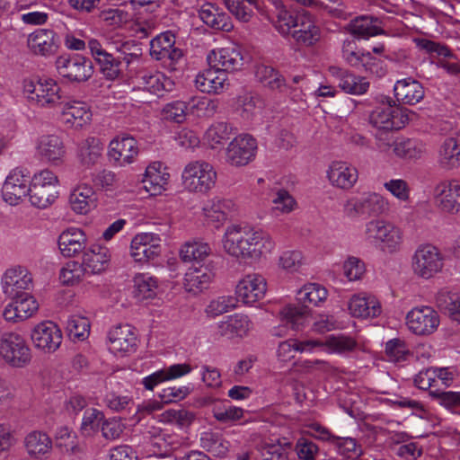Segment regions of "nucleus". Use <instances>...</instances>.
I'll list each match as a JSON object with an SVG mask.
<instances>
[{
	"instance_id": "f257e3e1",
	"label": "nucleus",
	"mask_w": 460,
	"mask_h": 460,
	"mask_svg": "<svg viewBox=\"0 0 460 460\" xmlns=\"http://www.w3.org/2000/svg\"><path fill=\"white\" fill-rule=\"evenodd\" d=\"M220 245L226 256L248 265L266 261L276 249V243L269 233L242 223H232L225 228Z\"/></svg>"
},
{
	"instance_id": "f03ea898",
	"label": "nucleus",
	"mask_w": 460,
	"mask_h": 460,
	"mask_svg": "<svg viewBox=\"0 0 460 460\" xmlns=\"http://www.w3.org/2000/svg\"><path fill=\"white\" fill-rule=\"evenodd\" d=\"M365 241L387 254L398 252L404 242L403 230L385 218H372L365 225Z\"/></svg>"
},
{
	"instance_id": "7ed1b4c3",
	"label": "nucleus",
	"mask_w": 460,
	"mask_h": 460,
	"mask_svg": "<svg viewBox=\"0 0 460 460\" xmlns=\"http://www.w3.org/2000/svg\"><path fill=\"white\" fill-rule=\"evenodd\" d=\"M446 266V256L441 249L430 242L418 244L411 257L413 275L422 280H430L440 275Z\"/></svg>"
},
{
	"instance_id": "20e7f679",
	"label": "nucleus",
	"mask_w": 460,
	"mask_h": 460,
	"mask_svg": "<svg viewBox=\"0 0 460 460\" xmlns=\"http://www.w3.org/2000/svg\"><path fill=\"white\" fill-rule=\"evenodd\" d=\"M217 172L205 160L188 162L181 172V183L184 190L191 194L206 195L216 186Z\"/></svg>"
},
{
	"instance_id": "39448f33",
	"label": "nucleus",
	"mask_w": 460,
	"mask_h": 460,
	"mask_svg": "<svg viewBox=\"0 0 460 460\" xmlns=\"http://www.w3.org/2000/svg\"><path fill=\"white\" fill-rule=\"evenodd\" d=\"M60 180L49 168H42L33 172L30 178V203L38 208H47L59 198Z\"/></svg>"
},
{
	"instance_id": "423d86ee",
	"label": "nucleus",
	"mask_w": 460,
	"mask_h": 460,
	"mask_svg": "<svg viewBox=\"0 0 460 460\" xmlns=\"http://www.w3.org/2000/svg\"><path fill=\"white\" fill-rule=\"evenodd\" d=\"M376 145L379 153L384 155H393L406 162H416L424 157L427 153V145L424 141L403 136H379Z\"/></svg>"
},
{
	"instance_id": "0eeeda50",
	"label": "nucleus",
	"mask_w": 460,
	"mask_h": 460,
	"mask_svg": "<svg viewBox=\"0 0 460 460\" xmlns=\"http://www.w3.org/2000/svg\"><path fill=\"white\" fill-rule=\"evenodd\" d=\"M22 90L28 102L40 108H55L63 99L61 86L50 77H40L37 81L24 79Z\"/></svg>"
},
{
	"instance_id": "6e6552de",
	"label": "nucleus",
	"mask_w": 460,
	"mask_h": 460,
	"mask_svg": "<svg viewBox=\"0 0 460 460\" xmlns=\"http://www.w3.org/2000/svg\"><path fill=\"white\" fill-rule=\"evenodd\" d=\"M0 358L13 368H25L32 361V351L21 333L7 331L0 334Z\"/></svg>"
},
{
	"instance_id": "1a4fd4ad",
	"label": "nucleus",
	"mask_w": 460,
	"mask_h": 460,
	"mask_svg": "<svg viewBox=\"0 0 460 460\" xmlns=\"http://www.w3.org/2000/svg\"><path fill=\"white\" fill-rule=\"evenodd\" d=\"M258 142L250 134L235 136L224 151L225 162L234 168H242L252 163L257 155Z\"/></svg>"
},
{
	"instance_id": "9d476101",
	"label": "nucleus",
	"mask_w": 460,
	"mask_h": 460,
	"mask_svg": "<svg viewBox=\"0 0 460 460\" xmlns=\"http://www.w3.org/2000/svg\"><path fill=\"white\" fill-rule=\"evenodd\" d=\"M140 155V144L133 136L123 133L114 137L107 147V158L116 167L135 164Z\"/></svg>"
},
{
	"instance_id": "9b49d317",
	"label": "nucleus",
	"mask_w": 460,
	"mask_h": 460,
	"mask_svg": "<svg viewBox=\"0 0 460 460\" xmlns=\"http://www.w3.org/2000/svg\"><path fill=\"white\" fill-rule=\"evenodd\" d=\"M238 213V205L231 199L214 197L201 207V217L204 226L220 230Z\"/></svg>"
},
{
	"instance_id": "f8f14e48",
	"label": "nucleus",
	"mask_w": 460,
	"mask_h": 460,
	"mask_svg": "<svg viewBox=\"0 0 460 460\" xmlns=\"http://www.w3.org/2000/svg\"><path fill=\"white\" fill-rule=\"evenodd\" d=\"M137 343V329L130 324L114 325L107 332V349L117 358H125L136 352Z\"/></svg>"
},
{
	"instance_id": "ddd939ff",
	"label": "nucleus",
	"mask_w": 460,
	"mask_h": 460,
	"mask_svg": "<svg viewBox=\"0 0 460 460\" xmlns=\"http://www.w3.org/2000/svg\"><path fill=\"white\" fill-rule=\"evenodd\" d=\"M413 113L390 102H382L370 114L371 124L385 130H399L410 121Z\"/></svg>"
},
{
	"instance_id": "4468645a",
	"label": "nucleus",
	"mask_w": 460,
	"mask_h": 460,
	"mask_svg": "<svg viewBox=\"0 0 460 460\" xmlns=\"http://www.w3.org/2000/svg\"><path fill=\"white\" fill-rule=\"evenodd\" d=\"M268 284L264 276L256 272L244 274L237 281L234 288V297L237 302L246 306H253L262 300L267 293Z\"/></svg>"
},
{
	"instance_id": "2eb2a0df",
	"label": "nucleus",
	"mask_w": 460,
	"mask_h": 460,
	"mask_svg": "<svg viewBox=\"0 0 460 460\" xmlns=\"http://www.w3.org/2000/svg\"><path fill=\"white\" fill-rule=\"evenodd\" d=\"M11 300L4 306L1 316L9 324H19L34 317L40 305L31 294L8 296Z\"/></svg>"
},
{
	"instance_id": "dca6fc26",
	"label": "nucleus",
	"mask_w": 460,
	"mask_h": 460,
	"mask_svg": "<svg viewBox=\"0 0 460 460\" xmlns=\"http://www.w3.org/2000/svg\"><path fill=\"white\" fill-rule=\"evenodd\" d=\"M162 252V239L153 232H140L133 236L129 254L137 263L146 264L157 259Z\"/></svg>"
},
{
	"instance_id": "f3484780",
	"label": "nucleus",
	"mask_w": 460,
	"mask_h": 460,
	"mask_svg": "<svg viewBox=\"0 0 460 460\" xmlns=\"http://www.w3.org/2000/svg\"><path fill=\"white\" fill-rule=\"evenodd\" d=\"M408 330L417 336H429L440 325L438 313L430 306L420 305L411 309L405 317Z\"/></svg>"
},
{
	"instance_id": "a211bd4d",
	"label": "nucleus",
	"mask_w": 460,
	"mask_h": 460,
	"mask_svg": "<svg viewBox=\"0 0 460 460\" xmlns=\"http://www.w3.org/2000/svg\"><path fill=\"white\" fill-rule=\"evenodd\" d=\"M0 287L5 296L29 294L33 287L32 274L25 266L13 265L3 272Z\"/></svg>"
},
{
	"instance_id": "6ab92c4d",
	"label": "nucleus",
	"mask_w": 460,
	"mask_h": 460,
	"mask_svg": "<svg viewBox=\"0 0 460 460\" xmlns=\"http://www.w3.org/2000/svg\"><path fill=\"white\" fill-rule=\"evenodd\" d=\"M30 337L33 347L43 353H54L63 341L62 331L52 321H42L35 324Z\"/></svg>"
},
{
	"instance_id": "aec40b11",
	"label": "nucleus",
	"mask_w": 460,
	"mask_h": 460,
	"mask_svg": "<svg viewBox=\"0 0 460 460\" xmlns=\"http://www.w3.org/2000/svg\"><path fill=\"white\" fill-rule=\"evenodd\" d=\"M35 156L51 166H60L65 163L66 148L64 140L58 135H43L34 144Z\"/></svg>"
},
{
	"instance_id": "412c9836",
	"label": "nucleus",
	"mask_w": 460,
	"mask_h": 460,
	"mask_svg": "<svg viewBox=\"0 0 460 460\" xmlns=\"http://www.w3.org/2000/svg\"><path fill=\"white\" fill-rule=\"evenodd\" d=\"M99 204L94 187L85 181L75 184L67 196V206L76 216H86L96 209Z\"/></svg>"
},
{
	"instance_id": "4be33fe9",
	"label": "nucleus",
	"mask_w": 460,
	"mask_h": 460,
	"mask_svg": "<svg viewBox=\"0 0 460 460\" xmlns=\"http://www.w3.org/2000/svg\"><path fill=\"white\" fill-rule=\"evenodd\" d=\"M348 314L359 320H373L383 313L380 300L373 294L359 291L352 294L347 302Z\"/></svg>"
},
{
	"instance_id": "5701e85b",
	"label": "nucleus",
	"mask_w": 460,
	"mask_h": 460,
	"mask_svg": "<svg viewBox=\"0 0 460 460\" xmlns=\"http://www.w3.org/2000/svg\"><path fill=\"white\" fill-rule=\"evenodd\" d=\"M433 198L442 212L460 215V179L451 178L439 181L434 188Z\"/></svg>"
},
{
	"instance_id": "b1692460",
	"label": "nucleus",
	"mask_w": 460,
	"mask_h": 460,
	"mask_svg": "<svg viewBox=\"0 0 460 460\" xmlns=\"http://www.w3.org/2000/svg\"><path fill=\"white\" fill-rule=\"evenodd\" d=\"M171 173L168 166L161 161L150 162L141 176L144 190L149 196H160L168 190Z\"/></svg>"
},
{
	"instance_id": "393cba45",
	"label": "nucleus",
	"mask_w": 460,
	"mask_h": 460,
	"mask_svg": "<svg viewBox=\"0 0 460 460\" xmlns=\"http://www.w3.org/2000/svg\"><path fill=\"white\" fill-rule=\"evenodd\" d=\"M93 119V112L88 103L79 100H68L63 103L60 121L68 129L84 130Z\"/></svg>"
},
{
	"instance_id": "a878e982",
	"label": "nucleus",
	"mask_w": 460,
	"mask_h": 460,
	"mask_svg": "<svg viewBox=\"0 0 460 460\" xmlns=\"http://www.w3.org/2000/svg\"><path fill=\"white\" fill-rule=\"evenodd\" d=\"M56 67L62 77L72 82H84L93 73L92 62L79 55L58 57Z\"/></svg>"
},
{
	"instance_id": "bb28decb",
	"label": "nucleus",
	"mask_w": 460,
	"mask_h": 460,
	"mask_svg": "<svg viewBox=\"0 0 460 460\" xmlns=\"http://www.w3.org/2000/svg\"><path fill=\"white\" fill-rule=\"evenodd\" d=\"M358 169L353 164L334 160L330 163L326 170V179L330 185L341 190H349L358 183Z\"/></svg>"
},
{
	"instance_id": "cd10ccee",
	"label": "nucleus",
	"mask_w": 460,
	"mask_h": 460,
	"mask_svg": "<svg viewBox=\"0 0 460 460\" xmlns=\"http://www.w3.org/2000/svg\"><path fill=\"white\" fill-rule=\"evenodd\" d=\"M30 180L27 171L21 167L12 169L7 174L2 187V197L11 206L18 205L29 196Z\"/></svg>"
},
{
	"instance_id": "c85d7f7f",
	"label": "nucleus",
	"mask_w": 460,
	"mask_h": 460,
	"mask_svg": "<svg viewBox=\"0 0 460 460\" xmlns=\"http://www.w3.org/2000/svg\"><path fill=\"white\" fill-rule=\"evenodd\" d=\"M280 323L272 326L270 330L271 336L283 338L288 334L289 327L300 330L308 323L307 312L296 305H286L279 312Z\"/></svg>"
},
{
	"instance_id": "c756f323",
	"label": "nucleus",
	"mask_w": 460,
	"mask_h": 460,
	"mask_svg": "<svg viewBox=\"0 0 460 460\" xmlns=\"http://www.w3.org/2000/svg\"><path fill=\"white\" fill-rule=\"evenodd\" d=\"M111 252L102 244L93 243L82 254L81 263L88 275H101L111 266Z\"/></svg>"
},
{
	"instance_id": "7c9ffc66",
	"label": "nucleus",
	"mask_w": 460,
	"mask_h": 460,
	"mask_svg": "<svg viewBox=\"0 0 460 460\" xmlns=\"http://www.w3.org/2000/svg\"><path fill=\"white\" fill-rule=\"evenodd\" d=\"M216 328L218 335L221 337L244 339L250 335L254 328V324L249 315L234 313L217 323Z\"/></svg>"
},
{
	"instance_id": "2f4dec72",
	"label": "nucleus",
	"mask_w": 460,
	"mask_h": 460,
	"mask_svg": "<svg viewBox=\"0 0 460 460\" xmlns=\"http://www.w3.org/2000/svg\"><path fill=\"white\" fill-rule=\"evenodd\" d=\"M87 235L85 232L76 226H70L63 230L58 238V246L65 258H75L87 248Z\"/></svg>"
},
{
	"instance_id": "473e14b6",
	"label": "nucleus",
	"mask_w": 460,
	"mask_h": 460,
	"mask_svg": "<svg viewBox=\"0 0 460 460\" xmlns=\"http://www.w3.org/2000/svg\"><path fill=\"white\" fill-rule=\"evenodd\" d=\"M437 164L445 172L460 168V135L447 137L437 150Z\"/></svg>"
},
{
	"instance_id": "72a5a7b5",
	"label": "nucleus",
	"mask_w": 460,
	"mask_h": 460,
	"mask_svg": "<svg viewBox=\"0 0 460 460\" xmlns=\"http://www.w3.org/2000/svg\"><path fill=\"white\" fill-rule=\"evenodd\" d=\"M150 55L156 60L170 59L178 62L183 56L182 50L176 45L175 35L164 31L150 41Z\"/></svg>"
},
{
	"instance_id": "f704fd0d",
	"label": "nucleus",
	"mask_w": 460,
	"mask_h": 460,
	"mask_svg": "<svg viewBox=\"0 0 460 460\" xmlns=\"http://www.w3.org/2000/svg\"><path fill=\"white\" fill-rule=\"evenodd\" d=\"M195 86L201 93L220 94L229 86L228 75L224 71L209 66L196 75Z\"/></svg>"
},
{
	"instance_id": "c9c22d12",
	"label": "nucleus",
	"mask_w": 460,
	"mask_h": 460,
	"mask_svg": "<svg viewBox=\"0 0 460 460\" xmlns=\"http://www.w3.org/2000/svg\"><path fill=\"white\" fill-rule=\"evenodd\" d=\"M207 60L209 66L226 74L239 69L243 65L242 54L234 47L214 49L208 54Z\"/></svg>"
},
{
	"instance_id": "e433bc0d",
	"label": "nucleus",
	"mask_w": 460,
	"mask_h": 460,
	"mask_svg": "<svg viewBox=\"0 0 460 460\" xmlns=\"http://www.w3.org/2000/svg\"><path fill=\"white\" fill-rule=\"evenodd\" d=\"M329 73L338 82L340 89L348 94L362 95L369 88V82L367 78L356 75L339 66H330Z\"/></svg>"
},
{
	"instance_id": "4c0bfd02",
	"label": "nucleus",
	"mask_w": 460,
	"mask_h": 460,
	"mask_svg": "<svg viewBox=\"0 0 460 460\" xmlns=\"http://www.w3.org/2000/svg\"><path fill=\"white\" fill-rule=\"evenodd\" d=\"M131 294L137 302H150L158 296L160 285L156 277L138 272L132 277Z\"/></svg>"
},
{
	"instance_id": "58836bf2",
	"label": "nucleus",
	"mask_w": 460,
	"mask_h": 460,
	"mask_svg": "<svg viewBox=\"0 0 460 460\" xmlns=\"http://www.w3.org/2000/svg\"><path fill=\"white\" fill-rule=\"evenodd\" d=\"M27 43L34 54L49 57L58 49V37L52 30L38 29L29 34Z\"/></svg>"
},
{
	"instance_id": "ea45409f",
	"label": "nucleus",
	"mask_w": 460,
	"mask_h": 460,
	"mask_svg": "<svg viewBox=\"0 0 460 460\" xmlns=\"http://www.w3.org/2000/svg\"><path fill=\"white\" fill-rule=\"evenodd\" d=\"M369 351L366 343L360 344L352 336L347 334H330L325 336V353L348 357L357 350Z\"/></svg>"
},
{
	"instance_id": "a19ab883",
	"label": "nucleus",
	"mask_w": 460,
	"mask_h": 460,
	"mask_svg": "<svg viewBox=\"0 0 460 460\" xmlns=\"http://www.w3.org/2000/svg\"><path fill=\"white\" fill-rule=\"evenodd\" d=\"M212 253L210 244L201 238H191L179 248L180 260L184 263L200 264Z\"/></svg>"
},
{
	"instance_id": "79ce46f5",
	"label": "nucleus",
	"mask_w": 460,
	"mask_h": 460,
	"mask_svg": "<svg viewBox=\"0 0 460 460\" xmlns=\"http://www.w3.org/2000/svg\"><path fill=\"white\" fill-rule=\"evenodd\" d=\"M214 280V273L201 267H190L184 274L182 286L188 294L199 296L208 289Z\"/></svg>"
},
{
	"instance_id": "37998d69",
	"label": "nucleus",
	"mask_w": 460,
	"mask_h": 460,
	"mask_svg": "<svg viewBox=\"0 0 460 460\" xmlns=\"http://www.w3.org/2000/svg\"><path fill=\"white\" fill-rule=\"evenodd\" d=\"M342 58L352 66H364L366 70L371 73L378 74L375 66L379 62L370 52H364L358 49L354 40H346L342 44Z\"/></svg>"
},
{
	"instance_id": "c03bdc74",
	"label": "nucleus",
	"mask_w": 460,
	"mask_h": 460,
	"mask_svg": "<svg viewBox=\"0 0 460 460\" xmlns=\"http://www.w3.org/2000/svg\"><path fill=\"white\" fill-rule=\"evenodd\" d=\"M329 296L328 289L322 284L308 282L304 284L296 292V298L299 304L305 307H321L324 305Z\"/></svg>"
},
{
	"instance_id": "a18cd8bd",
	"label": "nucleus",
	"mask_w": 460,
	"mask_h": 460,
	"mask_svg": "<svg viewBox=\"0 0 460 460\" xmlns=\"http://www.w3.org/2000/svg\"><path fill=\"white\" fill-rule=\"evenodd\" d=\"M277 14L273 22L276 31L284 38H292L301 17V11L290 12L283 7L280 0H272Z\"/></svg>"
},
{
	"instance_id": "49530a36",
	"label": "nucleus",
	"mask_w": 460,
	"mask_h": 460,
	"mask_svg": "<svg viewBox=\"0 0 460 460\" xmlns=\"http://www.w3.org/2000/svg\"><path fill=\"white\" fill-rule=\"evenodd\" d=\"M137 84L143 90L161 96L172 90L174 83L166 75L160 71H149L137 77Z\"/></svg>"
},
{
	"instance_id": "de8ad7c7",
	"label": "nucleus",
	"mask_w": 460,
	"mask_h": 460,
	"mask_svg": "<svg viewBox=\"0 0 460 460\" xmlns=\"http://www.w3.org/2000/svg\"><path fill=\"white\" fill-rule=\"evenodd\" d=\"M24 448L34 459L47 458L52 450V440L49 436L40 430H32L24 438Z\"/></svg>"
},
{
	"instance_id": "09e8293b",
	"label": "nucleus",
	"mask_w": 460,
	"mask_h": 460,
	"mask_svg": "<svg viewBox=\"0 0 460 460\" xmlns=\"http://www.w3.org/2000/svg\"><path fill=\"white\" fill-rule=\"evenodd\" d=\"M321 38V30L314 18L306 11L301 10L298 26L293 34V40L306 46L315 44Z\"/></svg>"
},
{
	"instance_id": "8fccbe9b",
	"label": "nucleus",
	"mask_w": 460,
	"mask_h": 460,
	"mask_svg": "<svg viewBox=\"0 0 460 460\" xmlns=\"http://www.w3.org/2000/svg\"><path fill=\"white\" fill-rule=\"evenodd\" d=\"M201 21L215 30L231 31L234 28L230 17L211 3L203 4L199 11Z\"/></svg>"
},
{
	"instance_id": "3c124183",
	"label": "nucleus",
	"mask_w": 460,
	"mask_h": 460,
	"mask_svg": "<svg viewBox=\"0 0 460 460\" xmlns=\"http://www.w3.org/2000/svg\"><path fill=\"white\" fill-rule=\"evenodd\" d=\"M394 91L397 101L404 104L414 105L424 97L422 85L411 77L398 80Z\"/></svg>"
},
{
	"instance_id": "603ef678",
	"label": "nucleus",
	"mask_w": 460,
	"mask_h": 460,
	"mask_svg": "<svg viewBox=\"0 0 460 460\" xmlns=\"http://www.w3.org/2000/svg\"><path fill=\"white\" fill-rule=\"evenodd\" d=\"M103 152L102 140L95 137H87L79 145L77 155L82 164L93 165L101 159Z\"/></svg>"
},
{
	"instance_id": "864d4df0",
	"label": "nucleus",
	"mask_w": 460,
	"mask_h": 460,
	"mask_svg": "<svg viewBox=\"0 0 460 460\" xmlns=\"http://www.w3.org/2000/svg\"><path fill=\"white\" fill-rule=\"evenodd\" d=\"M102 22L111 29H120L132 20V13L126 4L103 9L99 13Z\"/></svg>"
},
{
	"instance_id": "5fc2aeb1",
	"label": "nucleus",
	"mask_w": 460,
	"mask_h": 460,
	"mask_svg": "<svg viewBox=\"0 0 460 460\" xmlns=\"http://www.w3.org/2000/svg\"><path fill=\"white\" fill-rule=\"evenodd\" d=\"M359 197L367 217H378L389 211V199L379 192L365 191Z\"/></svg>"
},
{
	"instance_id": "6e6d98bb",
	"label": "nucleus",
	"mask_w": 460,
	"mask_h": 460,
	"mask_svg": "<svg viewBox=\"0 0 460 460\" xmlns=\"http://www.w3.org/2000/svg\"><path fill=\"white\" fill-rule=\"evenodd\" d=\"M349 27L351 34L365 40L383 32L380 22L371 16L357 17L350 22Z\"/></svg>"
},
{
	"instance_id": "4d7b16f0",
	"label": "nucleus",
	"mask_w": 460,
	"mask_h": 460,
	"mask_svg": "<svg viewBox=\"0 0 460 460\" xmlns=\"http://www.w3.org/2000/svg\"><path fill=\"white\" fill-rule=\"evenodd\" d=\"M291 444L285 439H270L262 442L260 447L264 460H288Z\"/></svg>"
},
{
	"instance_id": "13d9d810",
	"label": "nucleus",
	"mask_w": 460,
	"mask_h": 460,
	"mask_svg": "<svg viewBox=\"0 0 460 460\" xmlns=\"http://www.w3.org/2000/svg\"><path fill=\"white\" fill-rule=\"evenodd\" d=\"M231 128L226 122L213 123L204 133L203 140L211 148L221 147L230 138Z\"/></svg>"
},
{
	"instance_id": "bf43d9fd",
	"label": "nucleus",
	"mask_w": 460,
	"mask_h": 460,
	"mask_svg": "<svg viewBox=\"0 0 460 460\" xmlns=\"http://www.w3.org/2000/svg\"><path fill=\"white\" fill-rule=\"evenodd\" d=\"M306 264V258L300 250H286L278 259V266L288 273H297Z\"/></svg>"
},
{
	"instance_id": "052dcab7",
	"label": "nucleus",
	"mask_w": 460,
	"mask_h": 460,
	"mask_svg": "<svg viewBox=\"0 0 460 460\" xmlns=\"http://www.w3.org/2000/svg\"><path fill=\"white\" fill-rule=\"evenodd\" d=\"M273 214L288 215L297 208V202L293 195L284 188L278 189L271 199Z\"/></svg>"
},
{
	"instance_id": "680f3d73",
	"label": "nucleus",
	"mask_w": 460,
	"mask_h": 460,
	"mask_svg": "<svg viewBox=\"0 0 460 460\" xmlns=\"http://www.w3.org/2000/svg\"><path fill=\"white\" fill-rule=\"evenodd\" d=\"M212 413L217 420L228 424L240 420L243 417L244 410L226 401H219L213 406Z\"/></svg>"
},
{
	"instance_id": "e2e57ef3",
	"label": "nucleus",
	"mask_w": 460,
	"mask_h": 460,
	"mask_svg": "<svg viewBox=\"0 0 460 460\" xmlns=\"http://www.w3.org/2000/svg\"><path fill=\"white\" fill-rule=\"evenodd\" d=\"M195 414L192 411L181 409H169L162 412L158 420L165 424H172L181 429H187L194 421Z\"/></svg>"
},
{
	"instance_id": "0e129e2a",
	"label": "nucleus",
	"mask_w": 460,
	"mask_h": 460,
	"mask_svg": "<svg viewBox=\"0 0 460 460\" xmlns=\"http://www.w3.org/2000/svg\"><path fill=\"white\" fill-rule=\"evenodd\" d=\"M341 272L348 282H356L363 279L367 272L365 262L358 257L349 255L341 262Z\"/></svg>"
},
{
	"instance_id": "69168bd1",
	"label": "nucleus",
	"mask_w": 460,
	"mask_h": 460,
	"mask_svg": "<svg viewBox=\"0 0 460 460\" xmlns=\"http://www.w3.org/2000/svg\"><path fill=\"white\" fill-rule=\"evenodd\" d=\"M66 331L69 337L74 341H84L88 338L91 331L89 319L81 314H72L66 321Z\"/></svg>"
},
{
	"instance_id": "338daca9",
	"label": "nucleus",
	"mask_w": 460,
	"mask_h": 460,
	"mask_svg": "<svg viewBox=\"0 0 460 460\" xmlns=\"http://www.w3.org/2000/svg\"><path fill=\"white\" fill-rule=\"evenodd\" d=\"M383 187L394 199L401 203L411 200V188L403 178H390L383 183Z\"/></svg>"
},
{
	"instance_id": "774afa93",
	"label": "nucleus",
	"mask_w": 460,
	"mask_h": 460,
	"mask_svg": "<svg viewBox=\"0 0 460 460\" xmlns=\"http://www.w3.org/2000/svg\"><path fill=\"white\" fill-rule=\"evenodd\" d=\"M104 413L95 408L87 409L82 418L80 430L85 437L95 435L102 428Z\"/></svg>"
}]
</instances>
